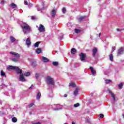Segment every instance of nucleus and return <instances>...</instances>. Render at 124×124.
<instances>
[{"instance_id": "nucleus-37", "label": "nucleus", "mask_w": 124, "mask_h": 124, "mask_svg": "<svg viewBox=\"0 0 124 124\" xmlns=\"http://www.w3.org/2000/svg\"><path fill=\"white\" fill-rule=\"evenodd\" d=\"M116 50V46H112V52H114Z\"/></svg>"}, {"instance_id": "nucleus-21", "label": "nucleus", "mask_w": 124, "mask_h": 124, "mask_svg": "<svg viewBox=\"0 0 124 124\" xmlns=\"http://www.w3.org/2000/svg\"><path fill=\"white\" fill-rule=\"evenodd\" d=\"M109 60L110 62H113V61H114V57L113 56V54H112V53H111L109 55Z\"/></svg>"}, {"instance_id": "nucleus-23", "label": "nucleus", "mask_w": 124, "mask_h": 124, "mask_svg": "<svg viewBox=\"0 0 124 124\" xmlns=\"http://www.w3.org/2000/svg\"><path fill=\"white\" fill-rule=\"evenodd\" d=\"M11 6L12 7V8H16L17 7V5H16V4H15L14 3H12L11 4Z\"/></svg>"}, {"instance_id": "nucleus-29", "label": "nucleus", "mask_w": 124, "mask_h": 124, "mask_svg": "<svg viewBox=\"0 0 124 124\" xmlns=\"http://www.w3.org/2000/svg\"><path fill=\"white\" fill-rule=\"evenodd\" d=\"M80 31H80V30H78L77 29H75V32H76V33H79V32H80Z\"/></svg>"}, {"instance_id": "nucleus-40", "label": "nucleus", "mask_w": 124, "mask_h": 124, "mask_svg": "<svg viewBox=\"0 0 124 124\" xmlns=\"http://www.w3.org/2000/svg\"><path fill=\"white\" fill-rule=\"evenodd\" d=\"M33 105H34V103H31L30 105H29V108H31V107H32V106H33Z\"/></svg>"}, {"instance_id": "nucleus-35", "label": "nucleus", "mask_w": 124, "mask_h": 124, "mask_svg": "<svg viewBox=\"0 0 124 124\" xmlns=\"http://www.w3.org/2000/svg\"><path fill=\"white\" fill-rule=\"evenodd\" d=\"M5 73L3 72V71H1V76H5Z\"/></svg>"}, {"instance_id": "nucleus-34", "label": "nucleus", "mask_w": 124, "mask_h": 124, "mask_svg": "<svg viewBox=\"0 0 124 124\" xmlns=\"http://www.w3.org/2000/svg\"><path fill=\"white\" fill-rule=\"evenodd\" d=\"M62 12L64 14L65 13V12H66V9H65V8H63L62 10Z\"/></svg>"}, {"instance_id": "nucleus-25", "label": "nucleus", "mask_w": 124, "mask_h": 124, "mask_svg": "<svg viewBox=\"0 0 124 124\" xmlns=\"http://www.w3.org/2000/svg\"><path fill=\"white\" fill-rule=\"evenodd\" d=\"M52 64L54 65V66H57L59 65V63L57 62H53Z\"/></svg>"}, {"instance_id": "nucleus-12", "label": "nucleus", "mask_w": 124, "mask_h": 124, "mask_svg": "<svg viewBox=\"0 0 124 124\" xmlns=\"http://www.w3.org/2000/svg\"><path fill=\"white\" fill-rule=\"evenodd\" d=\"M16 69V66H14L12 65H9L7 67V69L8 70H10V69H12L13 70H15Z\"/></svg>"}, {"instance_id": "nucleus-41", "label": "nucleus", "mask_w": 124, "mask_h": 124, "mask_svg": "<svg viewBox=\"0 0 124 124\" xmlns=\"http://www.w3.org/2000/svg\"><path fill=\"white\" fill-rule=\"evenodd\" d=\"M60 40H62V39H63V35L60 36Z\"/></svg>"}, {"instance_id": "nucleus-53", "label": "nucleus", "mask_w": 124, "mask_h": 124, "mask_svg": "<svg viewBox=\"0 0 124 124\" xmlns=\"http://www.w3.org/2000/svg\"><path fill=\"white\" fill-rule=\"evenodd\" d=\"M3 1H2L1 2H3Z\"/></svg>"}, {"instance_id": "nucleus-28", "label": "nucleus", "mask_w": 124, "mask_h": 124, "mask_svg": "<svg viewBox=\"0 0 124 124\" xmlns=\"http://www.w3.org/2000/svg\"><path fill=\"white\" fill-rule=\"evenodd\" d=\"M110 94H111V96H112V97L113 100H115L116 98L115 97V94H114V93H110Z\"/></svg>"}, {"instance_id": "nucleus-26", "label": "nucleus", "mask_w": 124, "mask_h": 124, "mask_svg": "<svg viewBox=\"0 0 124 124\" xmlns=\"http://www.w3.org/2000/svg\"><path fill=\"white\" fill-rule=\"evenodd\" d=\"M13 123H16L17 122V118L16 117H14L12 119Z\"/></svg>"}, {"instance_id": "nucleus-19", "label": "nucleus", "mask_w": 124, "mask_h": 124, "mask_svg": "<svg viewBox=\"0 0 124 124\" xmlns=\"http://www.w3.org/2000/svg\"><path fill=\"white\" fill-rule=\"evenodd\" d=\"M77 50H76V48H72L71 53V54H72V55H74V54H75V53H76Z\"/></svg>"}, {"instance_id": "nucleus-7", "label": "nucleus", "mask_w": 124, "mask_h": 124, "mask_svg": "<svg viewBox=\"0 0 124 124\" xmlns=\"http://www.w3.org/2000/svg\"><path fill=\"white\" fill-rule=\"evenodd\" d=\"M19 81H21V82H26L27 80L25 79V78L24 77V74H21L19 76Z\"/></svg>"}, {"instance_id": "nucleus-36", "label": "nucleus", "mask_w": 124, "mask_h": 124, "mask_svg": "<svg viewBox=\"0 0 124 124\" xmlns=\"http://www.w3.org/2000/svg\"><path fill=\"white\" fill-rule=\"evenodd\" d=\"M100 118L101 119H103V118H104V115H103V114H100Z\"/></svg>"}, {"instance_id": "nucleus-2", "label": "nucleus", "mask_w": 124, "mask_h": 124, "mask_svg": "<svg viewBox=\"0 0 124 124\" xmlns=\"http://www.w3.org/2000/svg\"><path fill=\"white\" fill-rule=\"evenodd\" d=\"M10 54L16 57L12 59V61L13 62H19V60H20V55L19 53L14 51H11L10 52Z\"/></svg>"}, {"instance_id": "nucleus-47", "label": "nucleus", "mask_w": 124, "mask_h": 124, "mask_svg": "<svg viewBox=\"0 0 124 124\" xmlns=\"http://www.w3.org/2000/svg\"><path fill=\"white\" fill-rule=\"evenodd\" d=\"M117 31H123V30H122V29L120 30V29H117Z\"/></svg>"}, {"instance_id": "nucleus-6", "label": "nucleus", "mask_w": 124, "mask_h": 124, "mask_svg": "<svg viewBox=\"0 0 124 124\" xmlns=\"http://www.w3.org/2000/svg\"><path fill=\"white\" fill-rule=\"evenodd\" d=\"M16 72L17 73V74H22V73L23 72V70L22 69H20L18 67H16Z\"/></svg>"}, {"instance_id": "nucleus-39", "label": "nucleus", "mask_w": 124, "mask_h": 124, "mask_svg": "<svg viewBox=\"0 0 124 124\" xmlns=\"http://www.w3.org/2000/svg\"><path fill=\"white\" fill-rule=\"evenodd\" d=\"M38 77H39V74H35V78H36V79H38Z\"/></svg>"}, {"instance_id": "nucleus-45", "label": "nucleus", "mask_w": 124, "mask_h": 124, "mask_svg": "<svg viewBox=\"0 0 124 124\" xmlns=\"http://www.w3.org/2000/svg\"><path fill=\"white\" fill-rule=\"evenodd\" d=\"M31 20H34V19H35V17L34 16H31Z\"/></svg>"}, {"instance_id": "nucleus-42", "label": "nucleus", "mask_w": 124, "mask_h": 124, "mask_svg": "<svg viewBox=\"0 0 124 124\" xmlns=\"http://www.w3.org/2000/svg\"><path fill=\"white\" fill-rule=\"evenodd\" d=\"M24 4H25V5H28V1L25 0L24 1Z\"/></svg>"}, {"instance_id": "nucleus-8", "label": "nucleus", "mask_w": 124, "mask_h": 124, "mask_svg": "<svg viewBox=\"0 0 124 124\" xmlns=\"http://www.w3.org/2000/svg\"><path fill=\"white\" fill-rule=\"evenodd\" d=\"M79 57L80 59V61L83 62V61H85V59H86V54L81 53V54H79Z\"/></svg>"}, {"instance_id": "nucleus-43", "label": "nucleus", "mask_w": 124, "mask_h": 124, "mask_svg": "<svg viewBox=\"0 0 124 124\" xmlns=\"http://www.w3.org/2000/svg\"><path fill=\"white\" fill-rule=\"evenodd\" d=\"M32 88H33V84H32L31 85V86L29 88V90H31V89H32Z\"/></svg>"}, {"instance_id": "nucleus-5", "label": "nucleus", "mask_w": 124, "mask_h": 124, "mask_svg": "<svg viewBox=\"0 0 124 124\" xmlns=\"http://www.w3.org/2000/svg\"><path fill=\"white\" fill-rule=\"evenodd\" d=\"M38 30L40 32H44V31H45V28L44 27V26L42 25V24H40L38 28Z\"/></svg>"}, {"instance_id": "nucleus-22", "label": "nucleus", "mask_w": 124, "mask_h": 124, "mask_svg": "<svg viewBox=\"0 0 124 124\" xmlns=\"http://www.w3.org/2000/svg\"><path fill=\"white\" fill-rule=\"evenodd\" d=\"M39 44H40V42H37L34 44V47H35L36 48H38Z\"/></svg>"}, {"instance_id": "nucleus-1", "label": "nucleus", "mask_w": 124, "mask_h": 124, "mask_svg": "<svg viewBox=\"0 0 124 124\" xmlns=\"http://www.w3.org/2000/svg\"><path fill=\"white\" fill-rule=\"evenodd\" d=\"M22 31L25 34H28L31 31V28L27 23H23L21 25Z\"/></svg>"}, {"instance_id": "nucleus-38", "label": "nucleus", "mask_w": 124, "mask_h": 124, "mask_svg": "<svg viewBox=\"0 0 124 124\" xmlns=\"http://www.w3.org/2000/svg\"><path fill=\"white\" fill-rule=\"evenodd\" d=\"M118 87L119 88V89H122V87H123V83H120Z\"/></svg>"}, {"instance_id": "nucleus-50", "label": "nucleus", "mask_w": 124, "mask_h": 124, "mask_svg": "<svg viewBox=\"0 0 124 124\" xmlns=\"http://www.w3.org/2000/svg\"><path fill=\"white\" fill-rule=\"evenodd\" d=\"M0 104L1 105V101H0Z\"/></svg>"}, {"instance_id": "nucleus-32", "label": "nucleus", "mask_w": 124, "mask_h": 124, "mask_svg": "<svg viewBox=\"0 0 124 124\" xmlns=\"http://www.w3.org/2000/svg\"><path fill=\"white\" fill-rule=\"evenodd\" d=\"M69 86H70V87H75V83H71L69 84Z\"/></svg>"}, {"instance_id": "nucleus-30", "label": "nucleus", "mask_w": 124, "mask_h": 124, "mask_svg": "<svg viewBox=\"0 0 124 124\" xmlns=\"http://www.w3.org/2000/svg\"><path fill=\"white\" fill-rule=\"evenodd\" d=\"M31 65H32V66H33V67L36 66V62H32Z\"/></svg>"}, {"instance_id": "nucleus-52", "label": "nucleus", "mask_w": 124, "mask_h": 124, "mask_svg": "<svg viewBox=\"0 0 124 124\" xmlns=\"http://www.w3.org/2000/svg\"><path fill=\"white\" fill-rule=\"evenodd\" d=\"M64 124H68V123H64Z\"/></svg>"}, {"instance_id": "nucleus-16", "label": "nucleus", "mask_w": 124, "mask_h": 124, "mask_svg": "<svg viewBox=\"0 0 124 124\" xmlns=\"http://www.w3.org/2000/svg\"><path fill=\"white\" fill-rule=\"evenodd\" d=\"M78 93H79V88H77L74 91V95H75V96H76V95L78 94Z\"/></svg>"}, {"instance_id": "nucleus-13", "label": "nucleus", "mask_w": 124, "mask_h": 124, "mask_svg": "<svg viewBox=\"0 0 124 124\" xmlns=\"http://www.w3.org/2000/svg\"><path fill=\"white\" fill-rule=\"evenodd\" d=\"M90 69L91 71V73L92 75H95V73H96V71L93 69V67H90Z\"/></svg>"}, {"instance_id": "nucleus-11", "label": "nucleus", "mask_w": 124, "mask_h": 124, "mask_svg": "<svg viewBox=\"0 0 124 124\" xmlns=\"http://www.w3.org/2000/svg\"><path fill=\"white\" fill-rule=\"evenodd\" d=\"M26 43L27 46H30L31 44V38H28L26 39Z\"/></svg>"}, {"instance_id": "nucleus-27", "label": "nucleus", "mask_w": 124, "mask_h": 124, "mask_svg": "<svg viewBox=\"0 0 124 124\" xmlns=\"http://www.w3.org/2000/svg\"><path fill=\"white\" fill-rule=\"evenodd\" d=\"M25 76H30L31 75V73L30 72H26L24 73Z\"/></svg>"}, {"instance_id": "nucleus-9", "label": "nucleus", "mask_w": 124, "mask_h": 124, "mask_svg": "<svg viewBox=\"0 0 124 124\" xmlns=\"http://www.w3.org/2000/svg\"><path fill=\"white\" fill-rule=\"evenodd\" d=\"M57 13V10L53 9L52 10L51 13V16L52 18H55V16H56V14Z\"/></svg>"}, {"instance_id": "nucleus-48", "label": "nucleus", "mask_w": 124, "mask_h": 124, "mask_svg": "<svg viewBox=\"0 0 124 124\" xmlns=\"http://www.w3.org/2000/svg\"><path fill=\"white\" fill-rule=\"evenodd\" d=\"M29 114H30V115H32V112H29Z\"/></svg>"}, {"instance_id": "nucleus-55", "label": "nucleus", "mask_w": 124, "mask_h": 124, "mask_svg": "<svg viewBox=\"0 0 124 124\" xmlns=\"http://www.w3.org/2000/svg\"><path fill=\"white\" fill-rule=\"evenodd\" d=\"M99 36H100V34H99Z\"/></svg>"}, {"instance_id": "nucleus-51", "label": "nucleus", "mask_w": 124, "mask_h": 124, "mask_svg": "<svg viewBox=\"0 0 124 124\" xmlns=\"http://www.w3.org/2000/svg\"><path fill=\"white\" fill-rule=\"evenodd\" d=\"M55 53H58V52L57 51H55Z\"/></svg>"}, {"instance_id": "nucleus-14", "label": "nucleus", "mask_w": 124, "mask_h": 124, "mask_svg": "<svg viewBox=\"0 0 124 124\" xmlns=\"http://www.w3.org/2000/svg\"><path fill=\"white\" fill-rule=\"evenodd\" d=\"M86 18V16H80L78 18V20L79 23H81L82 21Z\"/></svg>"}, {"instance_id": "nucleus-49", "label": "nucleus", "mask_w": 124, "mask_h": 124, "mask_svg": "<svg viewBox=\"0 0 124 124\" xmlns=\"http://www.w3.org/2000/svg\"><path fill=\"white\" fill-rule=\"evenodd\" d=\"M72 124H75V123L73 121V122H72Z\"/></svg>"}, {"instance_id": "nucleus-10", "label": "nucleus", "mask_w": 124, "mask_h": 124, "mask_svg": "<svg viewBox=\"0 0 124 124\" xmlns=\"http://www.w3.org/2000/svg\"><path fill=\"white\" fill-rule=\"evenodd\" d=\"M97 53V48L96 47H94L93 49V56L95 57V55Z\"/></svg>"}, {"instance_id": "nucleus-20", "label": "nucleus", "mask_w": 124, "mask_h": 124, "mask_svg": "<svg viewBox=\"0 0 124 124\" xmlns=\"http://www.w3.org/2000/svg\"><path fill=\"white\" fill-rule=\"evenodd\" d=\"M41 96V93H38L36 94V99H40V97Z\"/></svg>"}, {"instance_id": "nucleus-44", "label": "nucleus", "mask_w": 124, "mask_h": 124, "mask_svg": "<svg viewBox=\"0 0 124 124\" xmlns=\"http://www.w3.org/2000/svg\"><path fill=\"white\" fill-rule=\"evenodd\" d=\"M29 7H31V6H32V4H31V3H30L29 4Z\"/></svg>"}, {"instance_id": "nucleus-3", "label": "nucleus", "mask_w": 124, "mask_h": 124, "mask_svg": "<svg viewBox=\"0 0 124 124\" xmlns=\"http://www.w3.org/2000/svg\"><path fill=\"white\" fill-rule=\"evenodd\" d=\"M46 81L47 85H52V86L55 85V80H54V78H52L51 77H47L46 78Z\"/></svg>"}, {"instance_id": "nucleus-18", "label": "nucleus", "mask_w": 124, "mask_h": 124, "mask_svg": "<svg viewBox=\"0 0 124 124\" xmlns=\"http://www.w3.org/2000/svg\"><path fill=\"white\" fill-rule=\"evenodd\" d=\"M10 39L11 41V42H15V41H16V39H15V38L13 36H10Z\"/></svg>"}, {"instance_id": "nucleus-54", "label": "nucleus", "mask_w": 124, "mask_h": 124, "mask_svg": "<svg viewBox=\"0 0 124 124\" xmlns=\"http://www.w3.org/2000/svg\"><path fill=\"white\" fill-rule=\"evenodd\" d=\"M3 1H2L1 2H3Z\"/></svg>"}, {"instance_id": "nucleus-24", "label": "nucleus", "mask_w": 124, "mask_h": 124, "mask_svg": "<svg viewBox=\"0 0 124 124\" xmlns=\"http://www.w3.org/2000/svg\"><path fill=\"white\" fill-rule=\"evenodd\" d=\"M41 48H38L36 50V52L37 53V54H40V53H41Z\"/></svg>"}, {"instance_id": "nucleus-46", "label": "nucleus", "mask_w": 124, "mask_h": 124, "mask_svg": "<svg viewBox=\"0 0 124 124\" xmlns=\"http://www.w3.org/2000/svg\"><path fill=\"white\" fill-rule=\"evenodd\" d=\"M64 97H67V94H64Z\"/></svg>"}, {"instance_id": "nucleus-15", "label": "nucleus", "mask_w": 124, "mask_h": 124, "mask_svg": "<svg viewBox=\"0 0 124 124\" xmlns=\"http://www.w3.org/2000/svg\"><path fill=\"white\" fill-rule=\"evenodd\" d=\"M42 61L44 62H49V59L43 56L42 57Z\"/></svg>"}, {"instance_id": "nucleus-17", "label": "nucleus", "mask_w": 124, "mask_h": 124, "mask_svg": "<svg viewBox=\"0 0 124 124\" xmlns=\"http://www.w3.org/2000/svg\"><path fill=\"white\" fill-rule=\"evenodd\" d=\"M57 106H60V107L59 108H54V111H58L59 110H62V106H61L59 104H57Z\"/></svg>"}, {"instance_id": "nucleus-31", "label": "nucleus", "mask_w": 124, "mask_h": 124, "mask_svg": "<svg viewBox=\"0 0 124 124\" xmlns=\"http://www.w3.org/2000/svg\"><path fill=\"white\" fill-rule=\"evenodd\" d=\"M111 82H112V81L110 79L106 80V83L107 84H109V83H111Z\"/></svg>"}, {"instance_id": "nucleus-56", "label": "nucleus", "mask_w": 124, "mask_h": 124, "mask_svg": "<svg viewBox=\"0 0 124 124\" xmlns=\"http://www.w3.org/2000/svg\"><path fill=\"white\" fill-rule=\"evenodd\" d=\"M23 41H26V40H23Z\"/></svg>"}, {"instance_id": "nucleus-33", "label": "nucleus", "mask_w": 124, "mask_h": 124, "mask_svg": "<svg viewBox=\"0 0 124 124\" xmlns=\"http://www.w3.org/2000/svg\"><path fill=\"white\" fill-rule=\"evenodd\" d=\"M74 107L76 108V107H79V106H80V104L79 103H77V104H75L74 105Z\"/></svg>"}, {"instance_id": "nucleus-4", "label": "nucleus", "mask_w": 124, "mask_h": 124, "mask_svg": "<svg viewBox=\"0 0 124 124\" xmlns=\"http://www.w3.org/2000/svg\"><path fill=\"white\" fill-rule=\"evenodd\" d=\"M124 49L123 47H121L119 49H118L117 51V56L119 57V56L123 55V54H124Z\"/></svg>"}]
</instances>
